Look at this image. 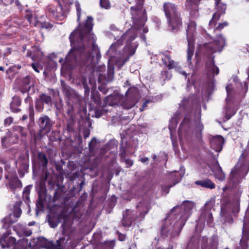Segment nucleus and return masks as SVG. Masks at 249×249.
<instances>
[{
	"label": "nucleus",
	"instance_id": "1",
	"mask_svg": "<svg viewBox=\"0 0 249 249\" xmlns=\"http://www.w3.org/2000/svg\"><path fill=\"white\" fill-rule=\"evenodd\" d=\"M92 21V17H88L84 25H79L78 29L75 30L70 36L71 49L66 57L65 63L62 65L63 69L69 71L71 70L82 57H86L88 60L92 59L91 55L88 52L84 45L93 41V36L91 33Z\"/></svg>",
	"mask_w": 249,
	"mask_h": 249
},
{
	"label": "nucleus",
	"instance_id": "2",
	"mask_svg": "<svg viewBox=\"0 0 249 249\" xmlns=\"http://www.w3.org/2000/svg\"><path fill=\"white\" fill-rule=\"evenodd\" d=\"M110 34L112 35L115 39L120 36L121 37L120 39L117 40V42L112 44L108 49L107 53L110 55H113V53L117 50V48L119 46L123 45V40L127 39V43H129L130 41L134 40L136 36V35L133 30H128L125 33L122 34V32L118 30L114 25L110 26Z\"/></svg>",
	"mask_w": 249,
	"mask_h": 249
},
{
	"label": "nucleus",
	"instance_id": "3",
	"mask_svg": "<svg viewBox=\"0 0 249 249\" xmlns=\"http://www.w3.org/2000/svg\"><path fill=\"white\" fill-rule=\"evenodd\" d=\"M163 9L171 30L178 29L181 24V21L177 6L173 3L166 2L163 5Z\"/></svg>",
	"mask_w": 249,
	"mask_h": 249
},
{
	"label": "nucleus",
	"instance_id": "4",
	"mask_svg": "<svg viewBox=\"0 0 249 249\" xmlns=\"http://www.w3.org/2000/svg\"><path fill=\"white\" fill-rule=\"evenodd\" d=\"M196 23L191 21L187 29V38L188 41V48L187 50V61L189 64H191L192 57L194 55V41L196 33Z\"/></svg>",
	"mask_w": 249,
	"mask_h": 249
},
{
	"label": "nucleus",
	"instance_id": "5",
	"mask_svg": "<svg viewBox=\"0 0 249 249\" xmlns=\"http://www.w3.org/2000/svg\"><path fill=\"white\" fill-rule=\"evenodd\" d=\"M143 3L141 4L140 1L137 0V5L130 8L132 18L135 24L143 25L146 21L145 11L143 9Z\"/></svg>",
	"mask_w": 249,
	"mask_h": 249
},
{
	"label": "nucleus",
	"instance_id": "6",
	"mask_svg": "<svg viewBox=\"0 0 249 249\" xmlns=\"http://www.w3.org/2000/svg\"><path fill=\"white\" fill-rule=\"evenodd\" d=\"M249 171V164L244 165L241 170H238L236 167H235L230 174V181L232 182L233 185L238 183Z\"/></svg>",
	"mask_w": 249,
	"mask_h": 249
},
{
	"label": "nucleus",
	"instance_id": "7",
	"mask_svg": "<svg viewBox=\"0 0 249 249\" xmlns=\"http://www.w3.org/2000/svg\"><path fill=\"white\" fill-rule=\"evenodd\" d=\"M225 45V39L221 35L218 36L217 39L213 41L204 44L205 48L212 53L221 51Z\"/></svg>",
	"mask_w": 249,
	"mask_h": 249
},
{
	"label": "nucleus",
	"instance_id": "8",
	"mask_svg": "<svg viewBox=\"0 0 249 249\" xmlns=\"http://www.w3.org/2000/svg\"><path fill=\"white\" fill-rule=\"evenodd\" d=\"M135 53V50L132 47L126 46L124 48V57L122 59H120L117 61V64L120 68L123 66L124 63L129 59L130 56L133 55Z\"/></svg>",
	"mask_w": 249,
	"mask_h": 249
},
{
	"label": "nucleus",
	"instance_id": "9",
	"mask_svg": "<svg viewBox=\"0 0 249 249\" xmlns=\"http://www.w3.org/2000/svg\"><path fill=\"white\" fill-rule=\"evenodd\" d=\"M123 97L119 94H115L107 97L105 99V106H113L123 102Z\"/></svg>",
	"mask_w": 249,
	"mask_h": 249
},
{
	"label": "nucleus",
	"instance_id": "10",
	"mask_svg": "<svg viewBox=\"0 0 249 249\" xmlns=\"http://www.w3.org/2000/svg\"><path fill=\"white\" fill-rule=\"evenodd\" d=\"M39 121V126L42 130H44L45 133L49 132L53 124L50 119L48 116H44L41 117Z\"/></svg>",
	"mask_w": 249,
	"mask_h": 249
},
{
	"label": "nucleus",
	"instance_id": "11",
	"mask_svg": "<svg viewBox=\"0 0 249 249\" xmlns=\"http://www.w3.org/2000/svg\"><path fill=\"white\" fill-rule=\"evenodd\" d=\"M224 142L223 138L221 136L213 137L210 140L211 146L216 151H220Z\"/></svg>",
	"mask_w": 249,
	"mask_h": 249
},
{
	"label": "nucleus",
	"instance_id": "12",
	"mask_svg": "<svg viewBox=\"0 0 249 249\" xmlns=\"http://www.w3.org/2000/svg\"><path fill=\"white\" fill-rule=\"evenodd\" d=\"M48 11L52 15L56 18L62 19L64 18V14L62 12V7L58 6H50L48 7Z\"/></svg>",
	"mask_w": 249,
	"mask_h": 249
},
{
	"label": "nucleus",
	"instance_id": "13",
	"mask_svg": "<svg viewBox=\"0 0 249 249\" xmlns=\"http://www.w3.org/2000/svg\"><path fill=\"white\" fill-rule=\"evenodd\" d=\"M196 185H200L202 187L213 189L215 187V184L209 179L197 180L195 182Z\"/></svg>",
	"mask_w": 249,
	"mask_h": 249
},
{
	"label": "nucleus",
	"instance_id": "14",
	"mask_svg": "<svg viewBox=\"0 0 249 249\" xmlns=\"http://www.w3.org/2000/svg\"><path fill=\"white\" fill-rule=\"evenodd\" d=\"M132 211L130 210H126L125 211V213L123 216V224L124 226H130L132 222L136 218L133 216H130Z\"/></svg>",
	"mask_w": 249,
	"mask_h": 249
},
{
	"label": "nucleus",
	"instance_id": "15",
	"mask_svg": "<svg viewBox=\"0 0 249 249\" xmlns=\"http://www.w3.org/2000/svg\"><path fill=\"white\" fill-rule=\"evenodd\" d=\"M206 66L208 71L211 72L213 74L217 75L219 73V69L215 65L213 58L209 62L206 63Z\"/></svg>",
	"mask_w": 249,
	"mask_h": 249
},
{
	"label": "nucleus",
	"instance_id": "16",
	"mask_svg": "<svg viewBox=\"0 0 249 249\" xmlns=\"http://www.w3.org/2000/svg\"><path fill=\"white\" fill-rule=\"evenodd\" d=\"M215 177L220 181H223L225 179V175L223 172L221 167L218 165V166L213 171Z\"/></svg>",
	"mask_w": 249,
	"mask_h": 249
},
{
	"label": "nucleus",
	"instance_id": "17",
	"mask_svg": "<svg viewBox=\"0 0 249 249\" xmlns=\"http://www.w3.org/2000/svg\"><path fill=\"white\" fill-rule=\"evenodd\" d=\"M194 203L190 201H185L181 205V207L184 209V211L186 213V215L184 220L186 221L189 215V211L193 208Z\"/></svg>",
	"mask_w": 249,
	"mask_h": 249
},
{
	"label": "nucleus",
	"instance_id": "18",
	"mask_svg": "<svg viewBox=\"0 0 249 249\" xmlns=\"http://www.w3.org/2000/svg\"><path fill=\"white\" fill-rule=\"evenodd\" d=\"M114 66L110 64H108V71L107 76H105L104 78L107 81H109L112 80L114 74Z\"/></svg>",
	"mask_w": 249,
	"mask_h": 249
},
{
	"label": "nucleus",
	"instance_id": "19",
	"mask_svg": "<svg viewBox=\"0 0 249 249\" xmlns=\"http://www.w3.org/2000/svg\"><path fill=\"white\" fill-rule=\"evenodd\" d=\"M38 159L39 164L43 166H46L48 163V160L46 155L43 153H38Z\"/></svg>",
	"mask_w": 249,
	"mask_h": 249
},
{
	"label": "nucleus",
	"instance_id": "20",
	"mask_svg": "<svg viewBox=\"0 0 249 249\" xmlns=\"http://www.w3.org/2000/svg\"><path fill=\"white\" fill-rule=\"evenodd\" d=\"M21 203V202H17L14 207L13 215L17 218H19L21 214L22 211L20 208Z\"/></svg>",
	"mask_w": 249,
	"mask_h": 249
},
{
	"label": "nucleus",
	"instance_id": "21",
	"mask_svg": "<svg viewBox=\"0 0 249 249\" xmlns=\"http://www.w3.org/2000/svg\"><path fill=\"white\" fill-rule=\"evenodd\" d=\"M194 124V122L190 118L189 116L186 115L180 125V129H183L187 126H190Z\"/></svg>",
	"mask_w": 249,
	"mask_h": 249
},
{
	"label": "nucleus",
	"instance_id": "22",
	"mask_svg": "<svg viewBox=\"0 0 249 249\" xmlns=\"http://www.w3.org/2000/svg\"><path fill=\"white\" fill-rule=\"evenodd\" d=\"M138 208L139 209L140 212V217H142V218H143L144 215L148 213V209L147 207L143 206V204L142 203H140L138 205Z\"/></svg>",
	"mask_w": 249,
	"mask_h": 249
},
{
	"label": "nucleus",
	"instance_id": "23",
	"mask_svg": "<svg viewBox=\"0 0 249 249\" xmlns=\"http://www.w3.org/2000/svg\"><path fill=\"white\" fill-rule=\"evenodd\" d=\"M64 240L65 238L63 237L60 238L59 240L57 241V246H54L52 243H49L48 246L47 247V249H61L60 243L61 241Z\"/></svg>",
	"mask_w": 249,
	"mask_h": 249
},
{
	"label": "nucleus",
	"instance_id": "24",
	"mask_svg": "<svg viewBox=\"0 0 249 249\" xmlns=\"http://www.w3.org/2000/svg\"><path fill=\"white\" fill-rule=\"evenodd\" d=\"M41 100L47 104H50L52 103L51 97L45 94H42L40 96Z\"/></svg>",
	"mask_w": 249,
	"mask_h": 249
},
{
	"label": "nucleus",
	"instance_id": "25",
	"mask_svg": "<svg viewBox=\"0 0 249 249\" xmlns=\"http://www.w3.org/2000/svg\"><path fill=\"white\" fill-rule=\"evenodd\" d=\"M75 5L76 9L77 12V22H79L81 18V8L80 7V3L78 2H76L75 3Z\"/></svg>",
	"mask_w": 249,
	"mask_h": 249
},
{
	"label": "nucleus",
	"instance_id": "26",
	"mask_svg": "<svg viewBox=\"0 0 249 249\" xmlns=\"http://www.w3.org/2000/svg\"><path fill=\"white\" fill-rule=\"evenodd\" d=\"M196 125H197L196 129L197 131H198L197 133V136L198 138H199L201 136V131L203 128V126L199 121H198L197 122H196Z\"/></svg>",
	"mask_w": 249,
	"mask_h": 249
},
{
	"label": "nucleus",
	"instance_id": "27",
	"mask_svg": "<svg viewBox=\"0 0 249 249\" xmlns=\"http://www.w3.org/2000/svg\"><path fill=\"white\" fill-rule=\"evenodd\" d=\"M107 111L105 109L98 108L95 110V116L96 118H99L103 115Z\"/></svg>",
	"mask_w": 249,
	"mask_h": 249
},
{
	"label": "nucleus",
	"instance_id": "28",
	"mask_svg": "<svg viewBox=\"0 0 249 249\" xmlns=\"http://www.w3.org/2000/svg\"><path fill=\"white\" fill-rule=\"evenodd\" d=\"M100 3L103 8L107 9L110 7L109 0H100Z\"/></svg>",
	"mask_w": 249,
	"mask_h": 249
},
{
	"label": "nucleus",
	"instance_id": "29",
	"mask_svg": "<svg viewBox=\"0 0 249 249\" xmlns=\"http://www.w3.org/2000/svg\"><path fill=\"white\" fill-rule=\"evenodd\" d=\"M64 92H65V94L70 98V96L72 95V94L73 93V91L70 89L69 87H66L65 86H63Z\"/></svg>",
	"mask_w": 249,
	"mask_h": 249
},
{
	"label": "nucleus",
	"instance_id": "30",
	"mask_svg": "<svg viewBox=\"0 0 249 249\" xmlns=\"http://www.w3.org/2000/svg\"><path fill=\"white\" fill-rule=\"evenodd\" d=\"M220 18V15L217 13H215L213 14V18L210 21V24L212 25L213 24H215V23L216 21L219 20Z\"/></svg>",
	"mask_w": 249,
	"mask_h": 249
},
{
	"label": "nucleus",
	"instance_id": "31",
	"mask_svg": "<svg viewBox=\"0 0 249 249\" xmlns=\"http://www.w3.org/2000/svg\"><path fill=\"white\" fill-rule=\"evenodd\" d=\"M30 192V189L29 187H27L25 188L23 192V197H25L27 200L29 199V194Z\"/></svg>",
	"mask_w": 249,
	"mask_h": 249
},
{
	"label": "nucleus",
	"instance_id": "32",
	"mask_svg": "<svg viewBox=\"0 0 249 249\" xmlns=\"http://www.w3.org/2000/svg\"><path fill=\"white\" fill-rule=\"evenodd\" d=\"M167 65L169 69H171L173 68L177 69L178 68V63L175 62L174 61L171 60L169 62L168 64Z\"/></svg>",
	"mask_w": 249,
	"mask_h": 249
},
{
	"label": "nucleus",
	"instance_id": "33",
	"mask_svg": "<svg viewBox=\"0 0 249 249\" xmlns=\"http://www.w3.org/2000/svg\"><path fill=\"white\" fill-rule=\"evenodd\" d=\"M170 60L171 57L169 55H165L162 58V61L165 65H167Z\"/></svg>",
	"mask_w": 249,
	"mask_h": 249
},
{
	"label": "nucleus",
	"instance_id": "34",
	"mask_svg": "<svg viewBox=\"0 0 249 249\" xmlns=\"http://www.w3.org/2000/svg\"><path fill=\"white\" fill-rule=\"evenodd\" d=\"M228 23L226 21H225L223 23H219L218 26L216 28V30H222L224 27H226L228 26Z\"/></svg>",
	"mask_w": 249,
	"mask_h": 249
},
{
	"label": "nucleus",
	"instance_id": "35",
	"mask_svg": "<svg viewBox=\"0 0 249 249\" xmlns=\"http://www.w3.org/2000/svg\"><path fill=\"white\" fill-rule=\"evenodd\" d=\"M161 75L163 79H170L171 75L168 73L167 71H163L161 72Z\"/></svg>",
	"mask_w": 249,
	"mask_h": 249
},
{
	"label": "nucleus",
	"instance_id": "36",
	"mask_svg": "<svg viewBox=\"0 0 249 249\" xmlns=\"http://www.w3.org/2000/svg\"><path fill=\"white\" fill-rule=\"evenodd\" d=\"M241 246L242 249H247V241L242 238L240 241Z\"/></svg>",
	"mask_w": 249,
	"mask_h": 249
},
{
	"label": "nucleus",
	"instance_id": "37",
	"mask_svg": "<svg viewBox=\"0 0 249 249\" xmlns=\"http://www.w3.org/2000/svg\"><path fill=\"white\" fill-rule=\"evenodd\" d=\"M13 118L12 117H8L4 120V124L6 125H10L13 122Z\"/></svg>",
	"mask_w": 249,
	"mask_h": 249
},
{
	"label": "nucleus",
	"instance_id": "38",
	"mask_svg": "<svg viewBox=\"0 0 249 249\" xmlns=\"http://www.w3.org/2000/svg\"><path fill=\"white\" fill-rule=\"evenodd\" d=\"M124 162L126 165V167H129L133 164V161L130 159H124Z\"/></svg>",
	"mask_w": 249,
	"mask_h": 249
},
{
	"label": "nucleus",
	"instance_id": "39",
	"mask_svg": "<svg viewBox=\"0 0 249 249\" xmlns=\"http://www.w3.org/2000/svg\"><path fill=\"white\" fill-rule=\"evenodd\" d=\"M36 107L37 109H39V111H41L43 108V106L41 103H39V102H37L36 103Z\"/></svg>",
	"mask_w": 249,
	"mask_h": 249
},
{
	"label": "nucleus",
	"instance_id": "40",
	"mask_svg": "<svg viewBox=\"0 0 249 249\" xmlns=\"http://www.w3.org/2000/svg\"><path fill=\"white\" fill-rule=\"evenodd\" d=\"M217 244V242L216 240H213L212 243V249H216Z\"/></svg>",
	"mask_w": 249,
	"mask_h": 249
},
{
	"label": "nucleus",
	"instance_id": "41",
	"mask_svg": "<svg viewBox=\"0 0 249 249\" xmlns=\"http://www.w3.org/2000/svg\"><path fill=\"white\" fill-rule=\"evenodd\" d=\"M140 161L143 163H145L148 162L149 159L147 157H143L141 158Z\"/></svg>",
	"mask_w": 249,
	"mask_h": 249
},
{
	"label": "nucleus",
	"instance_id": "42",
	"mask_svg": "<svg viewBox=\"0 0 249 249\" xmlns=\"http://www.w3.org/2000/svg\"><path fill=\"white\" fill-rule=\"evenodd\" d=\"M172 186H164L162 187V190L166 192V194L168 193L169 191V188L171 187Z\"/></svg>",
	"mask_w": 249,
	"mask_h": 249
},
{
	"label": "nucleus",
	"instance_id": "43",
	"mask_svg": "<svg viewBox=\"0 0 249 249\" xmlns=\"http://www.w3.org/2000/svg\"><path fill=\"white\" fill-rule=\"evenodd\" d=\"M32 67L33 69L37 72H39V71L38 70V65L37 64L33 63L32 64Z\"/></svg>",
	"mask_w": 249,
	"mask_h": 249
},
{
	"label": "nucleus",
	"instance_id": "44",
	"mask_svg": "<svg viewBox=\"0 0 249 249\" xmlns=\"http://www.w3.org/2000/svg\"><path fill=\"white\" fill-rule=\"evenodd\" d=\"M180 209V207L179 206H178L174 207L172 209V211H171V213H170V215L171 216V215H172L173 214V213H174V211L176 210L177 209Z\"/></svg>",
	"mask_w": 249,
	"mask_h": 249
},
{
	"label": "nucleus",
	"instance_id": "45",
	"mask_svg": "<svg viewBox=\"0 0 249 249\" xmlns=\"http://www.w3.org/2000/svg\"><path fill=\"white\" fill-rule=\"evenodd\" d=\"M16 182L17 183V186L18 187H20L21 186V182L18 179L16 180Z\"/></svg>",
	"mask_w": 249,
	"mask_h": 249
},
{
	"label": "nucleus",
	"instance_id": "46",
	"mask_svg": "<svg viewBox=\"0 0 249 249\" xmlns=\"http://www.w3.org/2000/svg\"><path fill=\"white\" fill-rule=\"evenodd\" d=\"M32 233V232L31 231H27L25 233V235L27 236H30Z\"/></svg>",
	"mask_w": 249,
	"mask_h": 249
},
{
	"label": "nucleus",
	"instance_id": "47",
	"mask_svg": "<svg viewBox=\"0 0 249 249\" xmlns=\"http://www.w3.org/2000/svg\"><path fill=\"white\" fill-rule=\"evenodd\" d=\"M2 172H3L2 169L1 168H0V180L1 179V178L2 177Z\"/></svg>",
	"mask_w": 249,
	"mask_h": 249
},
{
	"label": "nucleus",
	"instance_id": "48",
	"mask_svg": "<svg viewBox=\"0 0 249 249\" xmlns=\"http://www.w3.org/2000/svg\"><path fill=\"white\" fill-rule=\"evenodd\" d=\"M15 3L16 5L18 6H19L20 5V3L19 1H18V0H15Z\"/></svg>",
	"mask_w": 249,
	"mask_h": 249
},
{
	"label": "nucleus",
	"instance_id": "49",
	"mask_svg": "<svg viewBox=\"0 0 249 249\" xmlns=\"http://www.w3.org/2000/svg\"><path fill=\"white\" fill-rule=\"evenodd\" d=\"M134 103H133L131 106H125V107L127 108V109H129V108H130L131 107H132L133 106H134Z\"/></svg>",
	"mask_w": 249,
	"mask_h": 249
},
{
	"label": "nucleus",
	"instance_id": "50",
	"mask_svg": "<svg viewBox=\"0 0 249 249\" xmlns=\"http://www.w3.org/2000/svg\"><path fill=\"white\" fill-rule=\"evenodd\" d=\"M148 101H147V102H145L144 103H143V105H142V107H143V108H145V107L146 106V105H147V103H148Z\"/></svg>",
	"mask_w": 249,
	"mask_h": 249
},
{
	"label": "nucleus",
	"instance_id": "51",
	"mask_svg": "<svg viewBox=\"0 0 249 249\" xmlns=\"http://www.w3.org/2000/svg\"><path fill=\"white\" fill-rule=\"evenodd\" d=\"M27 119V115H23L22 116V120H26Z\"/></svg>",
	"mask_w": 249,
	"mask_h": 249
},
{
	"label": "nucleus",
	"instance_id": "52",
	"mask_svg": "<svg viewBox=\"0 0 249 249\" xmlns=\"http://www.w3.org/2000/svg\"><path fill=\"white\" fill-rule=\"evenodd\" d=\"M220 0H215V3H216V5L217 6L219 4V2H220Z\"/></svg>",
	"mask_w": 249,
	"mask_h": 249
},
{
	"label": "nucleus",
	"instance_id": "53",
	"mask_svg": "<svg viewBox=\"0 0 249 249\" xmlns=\"http://www.w3.org/2000/svg\"><path fill=\"white\" fill-rule=\"evenodd\" d=\"M148 32V29L147 28H144L143 29V32L144 33H146Z\"/></svg>",
	"mask_w": 249,
	"mask_h": 249
},
{
	"label": "nucleus",
	"instance_id": "54",
	"mask_svg": "<svg viewBox=\"0 0 249 249\" xmlns=\"http://www.w3.org/2000/svg\"><path fill=\"white\" fill-rule=\"evenodd\" d=\"M187 4H188V5H189V8H190V7L191 6V1H189V0H187Z\"/></svg>",
	"mask_w": 249,
	"mask_h": 249
},
{
	"label": "nucleus",
	"instance_id": "55",
	"mask_svg": "<svg viewBox=\"0 0 249 249\" xmlns=\"http://www.w3.org/2000/svg\"><path fill=\"white\" fill-rule=\"evenodd\" d=\"M66 228L65 227H63V233L64 234H66Z\"/></svg>",
	"mask_w": 249,
	"mask_h": 249
},
{
	"label": "nucleus",
	"instance_id": "56",
	"mask_svg": "<svg viewBox=\"0 0 249 249\" xmlns=\"http://www.w3.org/2000/svg\"><path fill=\"white\" fill-rule=\"evenodd\" d=\"M95 140L92 139V140L91 141V142H89V146H90V145H91V143H92L93 142H95Z\"/></svg>",
	"mask_w": 249,
	"mask_h": 249
},
{
	"label": "nucleus",
	"instance_id": "57",
	"mask_svg": "<svg viewBox=\"0 0 249 249\" xmlns=\"http://www.w3.org/2000/svg\"><path fill=\"white\" fill-rule=\"evenodd\" d=\"M162 232L163 233L165 231V228L164 227H162L161 229Z\"/></svg>",
	"mask_w": 249,
	"mask_h": 249
},
{
	"label": "nucleus",
	"instance_id": "58",
	"mask_svg": "<svg viewBox=\"0 0 249 249\" xmlns=\"http://www.w3.org/2000/svg\"><path fill=\"white\" fill-rule=\"evenodd\" d=\"M208 216H209V218H210V219L212 218V215L211 213H209Z\"/></svg>",
	"mask_w": 249,
	"mask_h": 249
},
{
	"label": "nucleus",
	"instance_id": "59",
	"mask_svg": "<svg viewBox=\"0 0 249 249\" xmlns=\"http://www.w3.org/2000/svg\"><path fill=\"white\" fill-rule=\"evenodd\" d=\"M103 74H99V80H101V79L102 78V76H103Z\"/></svg>",
	"mask_w": 249,
	"mask_h": 249
},
{
	"label": "nucleus",
	"instance_id": "60",
	"mask_svg": "<svg viewBox=\"0 0 249 249\" xmlns=\"http://www.w3.org/2000/svg\"><path fill=\"white\" fill-rule=\"evenodd\" d=\"M243 233L244 235H245L247 233V232L245 231L244 229H243Z\"/></svg>",
	"mask_w": 249,
	"mask_h": 249
},
{
	"label": "nucleus",
	"instance_id": "61",
	"mask_svg": "<svg viewBox=\"0 0 249 249\" xmlns=\"http://www.w3.org/2000/svg\"><path fill=\"white\" fill-rule=\"evenodd\" d=\"M181 73L183 75H186V73L185 72H184V71H182V72H181Z\"/></svg>",
	"mask_w": 249,
	"mask_h": 249
},
{
	"label": "nucleus",
	"instance_id": "62",
	"mask_svg": "<svg viewBox=\"0 0 249 249\" xmlns=\"http://www.w3.org/2000/svg\"><path fill=\"white\" fill-rule=\"evenodd\" d=\"M0 4H1V5L4 4L3 0H0Z\"/></svg>",
	"mask_w": 249,
	"mask_h": 249
},
{
	"label": "nucleus",
	"instance_id": "63",
	"mask_svg": "<svg viewBox=\"0 0 249 249\" xmlns=\"http://www.w3.org/2000/svg\"><path fill=\"white\" fill-rule=\"evenodd\" d=\"M0 71H4V68L3 67H0Z\"/></svg>",
	"mask_w": 249,
	"mask_h": 249
},
{
	"label": "nucleus",
	"instance_id": "64",
	"mask_svg": "<svg viewBox=\"0 0 249 249\" xmlns=\"http://www.w3.org/2000/svg\"><path fill=\"white\" fill-rule=\"evenodd\" d=\"M244 86L245 88H247V83L246 82L244 83Z\"/></svg>",
	"mask_w": 249,
	"mask_h": 249
}]
</instances>
